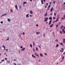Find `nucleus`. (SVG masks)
Wrapping results in <instances>:
<instances>
[{
	"label": "nucleus",
	"mask_w": 65,
	"mask_h": 65,
	"mask_svg": "<svg viewBox=\"0 0 65 65\" xmlns=\"http://www.w3.org/2000/svg\"><path fill=\"white\" fill-rule=\"evenodd\" d=\"M60 33H61V34H62V31H60Z\"/></svg>",
	"instance_id": "37"
},
{
	"label": "nucleus",
	"mask_w": 65,
	"mask_h": 65,
	"mask_svg": "<svg viewBox=\"0 0 65 65\" xmlns=\"http://www.w3.org/2000/svg\"><path fill=\"white\" fill-rule=\"evenodd\" d=\"M30 12L31 14H33V12H32V10H30Z\"/></svg>",
	"instance_id": "10"
},
{
	"label": "nucleus",
	"mask_w": 65,
	"mask_h": 65,
	"mask_svg": "<svg viewBox=\"0 0 65 65\" xmlns=\"http://www.w3.org/2000/svg\"><path fill=\"white\" fill-rule=\"evenodd\" d=\"M5 60H7V59L6 58H5Z\"/></svg>",
	"instance_id": "47"
},
{
	"label": "nucleus",
	"mask_w": 65,
	"mask_h": 65,
	"mask_svg": "<svg viewBox=\"0 0 65 65\" xmlns=\"http://www.w3.org/2000/svg\"><path fill=\"white\" fill-rule=\"evenodd\" d=\"M61 19H64V18H63V17H62V18H61Z\"/></svg>",
	"instance_id": "45"
},
{
	"label": "nucleus",
	"mask_w": 65,
	"mask_h": 65,
	"mask_svg": "<svg viewBox=\"0 0 65 65\" xmlns=\"http://www.w3.org/2000/svg\"><path fill=\"white\" fill-rule=\"evenodd\" d=\"M60 44L61 45H63V44L62 43H60Z\"/></svg>",
	"instance_id": "27"
},
{
	"label": "nucleus",
	"mask_w": 65,
	"mask_h": 65,
	"mask_svg": "<svg viewBox=\"0 0 65 65\" xmlns=\"http://www.w3.org/2000/svg\"><path fill=\"white\" fill-rule=\"evenodd\" d=\"M62 59H64V56H63V57H62Z\"/></svg>",
	"instance_id": "41"
},
{
	"label": "nucleus",
	"mask_w": 65,
	"mask_h": 65,
	"mask_svg": "<svg viewBox=\"0 0 65 65\" xmlns=\"http://www.w3.org/2000/svg\"><path fill=\"white\" fill-rule=\"evenodd\" d=\"M41 2L43 4V0H41Z\"/></svg>",
	"instance_id": "17"
},
{
	"label": "nucleus",
	"mask_w": 65,
	"mask_h": 65,
	"mask_svg": "<svg viewBox=\"0 0 65 65\" xmlns=\"http://www.w3.org/2000/svg\"><path fill=\"white\" fill-rule=\"evenodd\" d=\"M32 57H34V58H36L35 56H34V55L33 54H32Z\"/></svg>",
	"instance_id": "13"
},
{
	"label": "nucleus",
	"mask_w": 65,
	"mask_h": 65,
	"mask_svg": "<svg viewBox=\"0 0 65 65\" xmlns=\"http://www.w3.org/2000/svg\"><path fill=\"white\" fill-rule=\"evenodd\" d=\"M10 12H13V10H12V9L11 10Z\"/></svg>",
	"instance_id": "25"
},
{
	"label": "nucleus",
	"mask_w": 65,
	"mask_h": 65,
	"mask_svg": "<svg viewBox=\"0 0 65 65\" xmlns=\"http://www.w3.org/2000/svg\"><path fill=\"white\" fill-rule=\"evenodd\" d=\"M51 15H53V13H51Z\"/></svg>",
	"instance_id": "53"
},
{
	"label": "nucleus",
	"mask_w": 65,
	"mask_h": 65,
	"mask_svg": "<svg viewBox=\"0 0 65 65\" xmlns=\"http://www.w3.org/2000/svg\"><path fill=\"white\" fill-rule=\"evenodd\" d=\"M6 14H3V15H2V16H4V15H6Z\"/></svg>",
	"instance_id": "23"
},
{
	"label": "nucleus",
	"mask_w": 65,
	"mask_h": 65,
	"mask_svg": "<svg viewBox=\"0 0 65 65\" xmlns=\"http://www.w3.org/2000/svg\"><path fill=\"white\" fill-rule=\"evenodd\" d=\"M49 20H52V17H51L49 18Z\"/></svg>",
	"instance_id": "15"
},
{
	"label": "nucleus",
	"mask_w": 65,
	"mask_h": 65,
	"mask_svg": "<svg viewBox=\"0 0 65 65\" xmlns=\"http://www.w3.org/2000/svg\"><path fill=\"white\" fill-rule=\"evenodd\" d=\"M45 20H48V17L46 18H45Z\"/></svg>",
	"instance_id": "24"
},
{
	"label": "nucleus",
	"mask_w": 65,
	"mask_h": 65,
	"mask_svg": "<svg viewBox=\"0 0 65 65\" xmlns=\"http://www.w3.org/2000/svg\"><path fill=\"white\" fill-rule=\"evenodd\" d=\"M54 15H55V16H56V13H54Z\"/></svg>",
	"instance_id": "39"
},
{
	"label": "nucleus",
	"mask_w": 65,
	"mask_h": 65,
	"mask_svg": "<svg viewBox=\"0 0 65 65\" xmlns=\"http://www.w3.org/2000/svg\"><path fill=\"white\" fill-rule=\"evenodd\" d=\"M29 16H30L31 17H32V15H29Z\"/></svg>",
	"instance_id": "54"
},
{
	"label": "nucleus",
	"mask_w": 65,
	"mask_h": 65,
	"mask_svg": "<svg viewBox=\"0 0 65 65\" xmlns=\"http://www.w3.org/2000/svg\"><path fill=\"white\" fill-rule=\"evenodd\" d=\"M53 3H55V1L53 2Z\"/></svg>",
	"instance_id": "59"
},
{
	"label": "nucleus",
	"mask_w": 65,
	"mask_h": 65,
	"mask_svg": "<svg viewBox=\"0 0 65 65\" xmlns=\"http://www.w3.org/2000/svg\"><path fill=\"white\" fill-rule=\"evenodd\" d=\"M15 9H18V6H17V5H16L15 6Z\"/></svg>",
	"instance_id": "9"
},
{
	"label": "nucleus",
	"mask_w": 65,
	"mask_h": 65,
	"mask_svg": "<svg viewBox=\"0 0 65 65\" xmlns=\"http://www.w3.org/2000/svg\"><path fill=\"white\" fill-rule=\"evenodd\" d=\"M23 35H25V32H23Z\"/></svg>",
	"instance_id": "51"
},
{
	"label": "nucleus",
	"mask_w": 65,
	"mask_h": 65,
	"mask_svg": "<svg viewBox=\"0 0 65 65\" xmlns=\"http://www.w3.org/2000/svg\"><path fill=\"white\" fill-rule=\"evenodd\" d=\"M55 22H57V21H56V20L55 21H54L53 22V23H55Z\"/></svg>",
	"instance_id": "29"
},
{
	"label": "nucleus",
	"mask_w": 65,
	"mask_h": 65,
	"mask_svg": "<svg viewBox=\"0 0 65 65\" xmlns=\"http://www.w3.org/2000/svg\"><path fill=\"white\" fill-rule=\"evenodd\" d=\"M9 38H8L6 40H9Z\"/></svg>",
	"instance_id": "34"
},
{
	"label": "nucleus",
	"mask_w": 65,
	"mask_h": 65,
	"mask_svg": "<svg viewBox=\"0 0 65 65\" xmlns=\"http://www.w3.org/2000/svg\"><path fill=\"white\" fill-rule=\"evenodd\" d=\"M3 47L4 48H5V46H4V45L3 46Z\"/></svg>",
	"instance_id": "42"
},
{
	"label": "nucleus",
	"mask_w": 65,
	"mask_h": 65,
	"mask_svg": "<svg viewBox=\"0 0 65 65\" xmlns=\"http://www.w3.org/2000/svg\"><path fill=\"white\" fill-rule=\"evenodd\" d=\"M36 26H38V24H37Z\"/></svg>",
	"instance_id": "55"
},
{
	"label": "nucleus",
	"mask_w": 65,
	"mask_h": 65,
	"mask_svg": "<svg viewBox=\"0 0 65 65\" xmlns=\"http://www.w3.org/2000/svg\"><path fill=\"white\" fill-rule=\"evenodd\" d=\"M40 33V32H36V34H37V35H38V34H39Z\"/></svg>",
	"instance_id": "6"
},
{
	"label": "nucleus",
	"mask_w": 65,
	"mask_h": 65,
	"mask_svg": "<svg viewBox=\"0 0 65 65\" xmlns=\"http://www.w3.org/2000/svg\"><path fill=\"white\" fill-rule=\"evenodd\" d=\"M64 5H65V2H64Z\"/></svg>",
	"instance_id": "64"
},
{
	"label": "nucleus",
	"mask_w": 65,
	"mask_h": 65,
	"mask_svg": "<svg viewBox=\"0 0 65 65\" xmlns=\"http://www.w3.org/2000/svg\"><path fill=\"white\" fill-rule=\"evenodd\" d=\"M64 27V25H61V27H60V29H62Z\"/></svg>",
	"instance_id": "7"
},
{
	"label": "nucleus",
	"mask_w": 65,
	"mask_h": 65,
	"mask_svg": "<svg viewBox=\"0 0 65 65\" xmlns=\"http://www.w3.org/2000/svg\"><path fill=\"white\" fill-rule=\"evenodd\" d=\"M63 55H65V52H64L63 53Z\"/></svg>",
	"instance_id": "57"
},
{
	"label": "nucleus",
	"mask_w": 65,
	"mask_h": 65,
	"mask_svg": "<svg viewBox=\"0 0 65 65\" xmlns=\"http://www.w3.org/2000/svg\"><path fill=\"white\" fill-rule=\"evenodd\" d=\"M59 25H60V24H61V23H60V22H59Z\"/></svg>",
	"instance_id": "62"
},
{
	"label": "nucleus",
	"mask_w": 65,
	"mask_h": 65,
	"mask_svg": "<svg viewBox=\"0 0 65 65\" xmlns=\"http://www.w3.org/2000/svg\"><path fill=\"white\" fill-rule=\"evenodd\" d=\"M33 51L34 52H35V50H34V49H33Z\"/></svg>",
	"instance_id": "58"
},
{
	"label": "nucleus",
	"mask_w": 65,
	"mask_h": 65,
	"mask_svg": "<svg viewBox=\"0 0 65 65\" xmlns=\"http://www.w3.org/2000/svg\"><path fill=\"white\" fill-rule=\"evenodd\" d=\"M30 47H32V44H31L30 45Z\"/></svg>",
	"instance_id": "32"
},
{
	"label": "nucleus",
	"mask_w": 65,
	"mask_h": 65,
	"mask_svg": "<svg viewBox=\"0 0 65 65\" xmlns=\"http://www.w3.org/2000/svg\"><path fill=\"white\" fill-rule=\"evenodd\" d=\"M13 64H14V65H17V64L15 63H14Z\"/></svg>",
	"instance_id": "49"
},
{
	"label": "nucleus",
	"mask_w": 65,
	"mask_h": 65,
	"mask_svg": "<svg viewBox=\"0 0 65 65\" xmlns=\"http://www.w3.org/2000/svg\"><path fill=\"white\" fill-rule=\"evenodd\" d=\"M4 59H2V60H1V62H4Z\"/></svg>",
	"instance_id": "22"
},
{
	"label": "nucleus",
	"mask_w": 65,
	"mask_h": 65,
	"mask_svg": "<svg viewBox=\"0 0 65 65\" xmlns=\"http://www.w3.org/2000/svg\"><path fill=\"white\" fill-rule=\"evenodd\" d=\"M13 61H17V59H14L13 60Z\"/></svg>",
	"instance_id": "43"
},
{
	"label": "nucleus",
	"mask_w": 65,
	"mask_h": 65,
	"mask_svg": "<svg viewBox=\"0 0 65 65\" xmlns=\"http://www.w3.org/2000/svg\"><path fill=\"white\" fill-rule=\"evenodd\" d=\"M59 17H58L56 19V22H58V20H59Z\"/></svg>",
	"instance_id": "8"
},
{
	"label": "nucleus",
	"mask_w": 65,
	"mask_h": 65,
	"mask_svg": "<svg viewBox=\"0 0 65 65\" xmlns=\"http://www.w3.org/2000/svg\"><path fill=\"white\" fill-rule=\"evenodd\" d=\"M53 19H56V18L55 17H53Z\"/></svg>",
	"instance_id": "48"
},
{
	"label": "nucleus",
	"mask_w": 65,
	"mask_h": 65,
	"mask_svg": "<svg viewBox=\"0 0 65 65\" xmlns=\"http://www.w3.org/2000/svg\"><path fill=\"white\" fill-rule=\"evenodd\" d=\"M44 54L45 55H46V56H47V54L46 53H44Z\"/></svg>",
	"instance_id": "38"
},
{
	"label": "nucleus",
	"mask_w": 65,
	"mask_h": 65,
	"mask_svg": "<svg viewBox=\"0 0 65 65\" xmlns=\"http://www.w3.org/2000/svg\"><path fill=\"white\" fill-rule=\"evenodd\" d=\"M58 25H56V28H57L58 27Z\"/></svg>",
	"instance_id": "28"
},
{
	"label": "nucleus",
	"mask_w": 65,
	"mask_h": 65,
	"mask_svg": "<svg viewBox=\"0 0 65 65\" xmlns=\"http://www.w3.org/2000/svg\"><path fill=\"white\" fill-rule=\"evenodd\" d=\"M25 50V47H24L23 48L22 50H21V51H24V50Z\"/></svg>",
	"instance_id": "11"
},
{
	"label": "nucleus",
	"mask_w": 65,
	"mask_h": 65,
	"mask_svg": "<svg viewBox=\"0 0 65 65\" xmlns=\"http://www.w3.org/2000/svg\"><path fill=\"white\" fill-rule=\"evenodd\" d=\"M7 62H8V63H10V62H9V60H8L7 61Z\"/></svg>",
	"instance_id": "52"
},
{
	"label": "nucleus",
	"mask_w": 65,
	"mask_h": 65,
	"mask_svg": "<svg viewBox=\"0 0 65 65\" xmlns=\"http://www.w3.org/2000/svg\"><path fill=\"white\" fill-rule=\"evenodd\" d=\"M48 3H46V5H48Z\"/></svg>",
	"instance_id": "50"
},
{
	"label": "nucleus",
	"mask_w": 65,
	"mask_h": 65,
	"mask_svg": "<svg viewBox=\"0 0 65 65\" xmlns=\"http://www.w3.org/2000/svg\"><path fill=\"white\" fill-rule=\"evenodd\" d=\"M21 48H23V46H21Z\"/></svg>",
	"instance_id": "60"
},
{
	"label": "nucleus",
	"mask_w": 65,
	"mask_h": 65,
	"mask_svg": "<svg viewBox=\"0 0 65 65\" xmlns=\"http://www.w3.org/2000/svg\"><path fill=\"white\" fill-rule=\"evenodd\" d=\"M46 15H47V12H46L44 15L45 16H46Z\"/></svg>",
	"instance_id": "18"
},
{
	"label": "nucleus",
	"mask_w": 65,
	"mask_h": 65,
	"mask_svg": "<svg viewBox=\"0 0 65 65\" xmlns=\"http://www.w3.org/2000/svg\"><path fill=\"white\" fill-rule=\"evenodd\" d=\"M52 23V21L51 20H50L49 21V23L48 24V25H51V24Z\"/></svg>",
	"instance_id": "3"
},
{
	"label": "nucleus",
	"mask_w": 65,
	"mask_h": 65,
	"mask_svg": "<svg viewBox=\"0 0 65 65\" xmlns=\"http://www.w3.org/2000/svg\"><path fill=\"white\" fill-rule=\"evenodd\" d=\"M43 36L44 37H45V34H43Z\"/></svg>",
	"instance_id": "40"
},
{
	"label": "nucleus",
	"mask_w": 65,
	"mask_h": 65,
	"mask_svg": "<svg viewBox=\"0 0 65 65\" xmlns=\"http://www.w3.org/2000/svg\"><path fill=\"white\" fill-rule=\"evenodd\" d=\"M47 20L46 19H45V20H44V22H46L47 21Z\"/></svg>",
	"instance_id": "33"
},
{
	"label": "nucleus",
	"mask_w": 65,
	"mask_h": 65,
	"mask_svg": "<svg viewBox=\"0 0 65 65\" xmlns=\"http://www.w3.org/2000/svg\"><path fill=\"white\" fill-rule=\"evenodd\" d=\"M56 47H58V46H59V44H57V45H56Z\"/></svg>",
	"instance_id": "19"
},
{
	"label": "nucleus",
	"mask_w": 65,
	"mask_h": 65,
	"mask_svg": "<svg viewBox=\"0 0 65 65\" xmlns=\"http://www.w3.org/2000/svg\"><path fill=\"white\" fill-rule=\"evenodd\" d=\"M4 50H5V47L4 48Z\"/></svg>",
	"instance_id": "63"
},
{
	"label": "nucleus",
	"mask_w": 65,
	"mask_h": 65,
	"mask_svg": "<svg viewBox=\"0 0 65 65\" xmlns=\"http://www.w3.org/2000/svg\"><path fill=\"white\" fill-rule=\"evenodd\" d=\"M49 9H50V8L48 7L47 9V10H48Z\"/></svg>",
	"instance_id": "44"
},
{
	"label": "nucleus",
	"mask_w": 65,
	"mask_h": 65,
	"mask_svg": "<svg viewBox=\"0 0 65 65\" xmlns=\"http://www.w3.org/2000/svg\"><path fill=\"white\" fill-rule=\"evenodd\" d=\"M3 23V21H1V24H2V23Z\"/></svg>",
	"instance_id": "46"
},
{
	"label": "nucleus",
	"mask_w": 65,
	"mask_h": 65,
	"mask_svg": "<svg viewBox=\"0 0 65 65\" xmlns=\"http://www.w3.org/2000/svg\"><path fill=\"white\" fill-rule=\"evenodd\" d=\"M29 14H27L26 15V18H28V17H29Z\"/></svg>",
	"instance_id": "2"
},
{
	"label": "nucleus",
	"mask_w": 65,
	"mask_h": 65,
	"mask_svg": "<svg viewBox=\"0 0 65 65\" xmlns=\"http://www.w3.org/2000/svg\"><path fill=\"white\" fill-rule=\"evenodd\" d=\"M51 7V5H49L48 7V8H50V7Z\"/></svg>",
	"instance_id": "35"
},
{
	"label": "nucleus",
	"mask_w": 65,
	"mask_h": 65,
	"mask_svg": "<svg viewBox=\"0 0 65 65\" xmlns=\"http://www.w3.org/2000/svg\"><path fill=\"white\" fill-rule=\"evenodd\" d=\"M63 43H65V39H63Z\"/></svg>",
	"instance_id": "12"
},
{
	"label": "nucleus",
	"mask_w": 65,
	"mask_h": 65,
	"mask_svg": "<svg viewBox=\"0 0 65 65\" xmlns=\"http://www.w3.org/2000/svg\"><path fill=\"white\" fill-rule=\"evenodd\" d=\"M36 50L37 51H38V48L37 47H36Z\"/></svg>",
	"instance_id": "16"
},
{
	"label": "nucleus",
	"mask_w": 65,
	"mask_h": 65,
	"mask_svg": "<svg viewBox=\"0 0 65 65\" xmlns=\"http://www.w3.org/2000/svg\"><path fill=\"white\" fill-rule=\"evenodd\" d=\"M36 56H38V58H39V55H38L37 54Z\"/></svg>",
	"instance_id": "26"
},
{
	"label": "nucleus",
	"mask_w": 65,
	"mask_h": 65,
	"mask_svg": "<svg viewBox=\"0 0 65 65\" xmlns=\"http://www.w3.org/2000/svg\"><path fill=\"white\" fill-rule=\"evenodd\" d=\"M27 4V2H24L23 3V4Z\"/></svg>",
	"instance_id": "20"
},
{
	"label": "nucleus",
	"mask_w": 65,
	"mask_h": 65,
	"mask_svg": "<svg viewBox=\"0 0 65 65\" xmlns=\"http://www.w3.org/2000/svg\"><path fill=\"white\" fill-rule=\"evenodd\" d=\"M40 55L41 57H43V54H42L41 53H40Z\"/></svg>",
	"instance_id": "5"
},
{
	"label": "nucleus",
	"mask_w": 65,
	"mask_h": 65,
	"mask_svg": "<svg viewBox=\"0 0 65 65\" xmlns=\"http://www.w3.org/2000/svg\"><path fill=\"white\" fill-rule=\"evenodd\" d=\"M55 41L57 42L58 41V40H57V39L55 40Z\"/></svg>",
	"instance_id": "36"
},
{
	"label": "nucleus",
	"mask_w": 65,
	"mask_h": 65,
	"mask_svg": "<svg viewBox=\"0 0 65 65\" xmlns=\"http://www.w3.org/2000/svg\"><path fill=\"white\" fill-rule=\"evenodd\" d=\"M38 46L40 48H41V46H40V45H38Z\"/></svg>",
	"instance_id": "30"
},
{
	"label": "nucleus",
	"mask_w": 65,
	"mask_h": 65,
	"mask_svg": "<svg viewBox=\"0 0 65 65\" xmlns=\"http://www.w3.org/2000/svg\"><path fill=\"white\" fill-rule=\"evenodd\" d=\"M53 26H54V24H52L51 26H50V27H53Z\"/></svg>",
	"instance_id": "14"
},
{
	"label": "nucleus",
	"mask_w": 65,
	"mask_h": 65,
	"mask_svg": "<svg viewBox=\"0 0 65 65\" xmlns=\"http://www.w3.org/2000/svg\"><path fill=\"white\" fill-rule=\"evenodd\" d=\"M7 21L9 22L10 21V20L9 19H8L7 20Z\"/></svg>",
	"instance_id": "21"
},
{
	"label": "nucleus",
	"mask_w": 65,
	"mask_h": 65,
	"mask_svg": "<svg viewBox=\"0 0 65 65\" xmlns=\"http://www.w3.org/2000/svg\"><path fill=\"white\" fill-rule=\"evenodd\" d=\"M37 53H35V55L36 56L37 55Z\"/></svg>",
	"instance_id": "56"
},
{
	"label": "nucleus",
	"mask_w": 65,
	"mask_h": 65,
	"mask_svg": "<svg viewBox=\"0 0 65 65\" xmlns=\"http://www.w3.org/2000/svg\"><path fill=\"white\" fill-rule=\"evenodd\" d=\"M53 7H52L51 9V12H52V11H53Z\"/></svg>",
	"instance_id": "4"
},
{
	"label": "nucleus",
	"mask_w": 65,
	"mask_h": 65,
	"mask_svg": "<svg viewBox=\"0 0 65 65\" xmlns=\"http://www.w3.org/2000/svg\"><path fill=\"white\" fill-rule=\"evenodd\" d=\"M6 51H8V49H6Z\"/></svg>",
	"instance_id": "61"
},
{
	"label": "nucleus",
	"mask_w": 65,
	"mask_h": 65,
	"mask_svg": "<svg viewBox=\"0 0 65 65\" xmlns=\"http://www.w3.org/2000/svg\"><path fill=\"white\" fill-rule=\"evenodd\" d=\"M33 44L34 46H35V43H34V42H33Z\"/></svg>",
	"instance_id": "31"
},
{
	"label": "nucleus",
	"mask_w": 65,
	"mask_h": 65,
	"mask_svg": "<svg viewBox=\"0 0 65 65\" xmlns=\"http://www.w3.org/2000/svg\"><path fill=\"white\" fill-rule=\"evenodd\" d=\"M62 30L63 33L64 34H65V30H64V29L63 28V29H62Z\"/></svg>",
	"instance_id": "1"
}]
</instances>
